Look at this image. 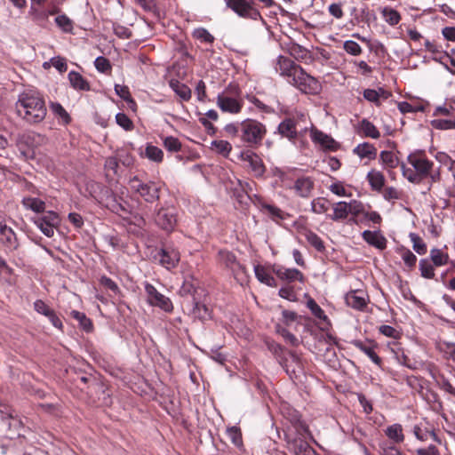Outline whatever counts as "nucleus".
I'll return each instance as SVG.
<instances>
[{
  "label": "nucleus",
  "mask_w": 455,
  "mask_h": 455,
  "mask_svg": "<svg viewBox=\"0 0 455 455\" xmlns=\"http://www.w3.org/2000/svg\"><path fill=\"white\" fill-rule=\"evenodd\" d=\"M14 108L17 116L29 124L43 122L47 114L44 97L34 90H26L20 93Z\"/></svg>",
  "instance_id": "nucleus-1"
},
{
  "label": "nucleus",
  "mask_w": 455,
  "mask_h": 455,
  "mask_svg": "<svg viewBox=\"0 0 455 455\" xmlns=\"http://www.w3.org/2000/svg\"><path fill=\"white\" fill-rule=\"evenodd\" d=\"M407 161L412 168L402 164V173L409 182L413 184H420L423 180L427 178L434 167V163L426 156L423 151L411 153L407 156Z\"/></svg>",
  "instance_id": "nucleus-2"
},
{
  "label": "nucleus",
  "mask_w": 455,
  "mask_h": 455,
  "mask_svg": "<svg viewBox=\"0 0 455 455\" xmlns=\"http://www.w3.org/2000/svg\"><path fill=\"white\" fill-rule=\"evenodd\" d=\"M267 130L259 121L247 119L241 123V139L249 145H257L261 142Z\"/></svg>",
  "instance_id": "nucleus-3"
},
{
  "label": "nucleus",
  "mask_w": 455,
  "mask_h": 455,
  "mask_svg": "<svg viewBox=\"0 0 455 455\" xmlns=\"http://www.w3.org/2000/svg\"><path fill=\"white\" fill-rule=\"evenodd\" d=\"M130 187L132 191L138 193L146 202L154 203L159 199L160 187L155 182H142L139 178L130 180Z\"/></svg>",
  "instance_id": "nucleus-4"
},
{
  "label": "nucleus",
  "mask_w": 455,
  "mask_h": 455,
  "mask_svg": "<svg viewBox=\"0 0 455 455\" xmlns=\"http://www.w3.org/2000/svg\"><path fill=\"white\" fill-rule=\"evenodd\" d=\"M288 82L304 93H316L320 89L318 81L307 74L302 68L297 69V74Z\"/></svg>",
  "instance_id": "nucleus-5"
},
{
  "label": "nucleus",
  "mask_w": 455,
  "mask_h": 455,
  "mask_svg": "<svg viewBox=\"0 0 455 455\" xmlns=\"http://www.w3.org/2000/svg\"><path fill=\"white\" fill-rule=\"evenodd\" d=\"M227 6L237 15L246 19L257 20L260 14L254 7L253 0H224Z\"/></svg>",
  "instance_id": "nucleus-6"
},
{
  "label": "nucleus",
  "mask_w": 455,
  "mask_h": 455,
  "mask_svg": "<svg viewBox=\"0 0 455 455\" xmlns=\"http://www.w3.org/2000/svg\"><path fill=\"white\" fill-rule=\"evenodd\" d=\"M155 222L164 231H172L177 223L176 210L173 207L160 208L155 216Z\"/></svg>",
  "instance_id": "nucleus-7"
},
{
  "label": "nucleus",
  "mask_w": 455,
  "mask_h": 455,
  "mask_svg": "<svg viewBox=\"0 0 455 455\" xmlns=\"http://www.w3.org/2000/svg\"><path fill=\"white\" fill-rule=\"evenodd\" d=\"M145 291L148 296V301L151 306L158 307L165 312H171L173 309L171 299L160 293L154 285L147 283Z\"/></svg>",
  "instance_id": "nucleus-8"
},
{
  "label": "nucleus",
  "mask_w": 455,
  "mask_h": 455,
  "mask_svg": "<svg viewBox=\"0 0 455 455\" xmlns=\"http://www.w3.org/2000/svg\"><path fill=\"white\" fill-rule=\"evenodd\" d=\"M156 260L167 269L174 268L180 259L178 250L172 246H164L154 256Z\"/></svg>",
  "instance_id": "nucleus-9"
},
{
  "label": "nucleus",
  "mask_w": 455,
  "mask_h": 455,
  "mask_svg": "<svg viewBox=\"0 0 455 455\" xmlns=\"http://www.w3.org/2000/svg\"><path fill=\"white\" fill-rule=\"evenodd\" d=\"M307 129V127L301 128L299 125V122L294 117L285 118L283 122L279 124L277 128L278 132L283 137L287 138L289 140H296L299 131L306 132Z\"/></svg>",
  "instance_id": "nucleus-10"
},
{
  "label": "nucleus",
  "mask_w": 455,
  "mask_h": 455,
  "mask_svg": "<svg viewBox=\"0 0 455 455\" xmlns=\"http://www.w3.org/2000/svg\"><path fill=\"white\" fill-rule=\"evenodd\" d=\"M0 243L10 250H15L19 246L16 234L2 216H0Z\"/></svg>",
  "instance_id": "nucleus-11"
},
{
  "label": "nucleus",
  "mask_w": 455,
  "mask_h": 455,
  "mask_svg": "<svg viewBox=\"0 0 455 455\" xmlns=\"http://www.w3.org/2000/svg\"><path fill=\"white\" fill-rule=\"evenodd\" d=\"M300 67L294 63V61L284 56H279L275 69L281 76H286L288 80H291L294 75L297 74V69H299Z\"/></svg>",
  "instance_id": "nucleus-12"
},
{
  "label": "nucleus",
  "mask_w": 455,
  "mask_h": 455,
  "mask_svg": "<svg viewBox=\"0 0 455 455\" xmlns=\"http://www.w3.org/2000/svg\"><path fill=\"white\" fill-rule=\"evenodd\" d=\"M311 138L314 142L318 143L324 149L336 151L338 149V143L329 135L317 130H312Z\"/></svg>",
  "instance_id": "nucleus-13"
},
{
  "label": "nucleus",
  "mask_w": 455,
  "mask_h": 455,
  "mask_svg": "<svg viewBox=\"0 0 455 455\" xmlns=\"http://www.w3.org/2000/svg\"><path fill=\"white\" fill-rule=\"evenodd\" d=\"M217 105L223 112L236 114L241 111L242 105L234 98L219 95L217 98Z\"/></svg>",
  "instance_id": "nucleus-14"
},
{
  "label": "nucleus",
  "mask_w": 455,
  "mask_h": 455,
  "mask_svg": "<svg viewBox=\"0 0 455 455\" xmlns=\"http://www.w3.org/2000/svg\"><path fill=\"white\" fill-rule=\"evenodd\" d=\"M275 275L282 280H285L288 282L299 281L301 283L304 282L303 274L296 269V268H287L284 267H278L275 269Z\"/></svg>",
  "instance_id": "nucleus-15"
},
{
  "label": "nucleus",
  "mask_w": 455,
  "mask_h": 455,
  "mask_svg": "<svg viewBox=\"0 0 455 455\" xmlns=\"http://www.w3.org/2000/svg\"><path fill=\"white\" fill-rule=\"evenodd\" d=\"M298 196L301 197H308L314 188V181L309 177L299 178L293 186Z\"/></svg>",
  "instance_id": "nucleus-16"
},
{
  "label": "nucleus",
  "mask_w": 455,
  "mask_h": 455,
  "mask_svg": "<svg viewBox=\"0 0 455 455\" xmlns=\"http://www.w3.org/2000/svg\"><path fill=\"white\" fill-rule=\"evenodd\" d=\"M358 291H351L345 296L346 304L356 310H363L367 306V300L363 295H359Z\"/></svg>",
  "instance_id": "nucleus-17"
},
{
  "label": "nucleus",
  "mask_w": 455,
  "mask_h": 455,
  "mask_svg": "<svg viewBox=\"0 0 455 455\" xmlns=\"http://www.w3.org/2000/svg\"><path fill=\"white\" fill-rule=\"evenodd\" d=\"M362 235L364 241L379 250H383L387 246V239L379 232L365 230Z\"/></svg>",
  "instance_id": "nucleus-18"
},
{
  "label": "nucleus",
  "mask_w": 455,
  "mask_h": 455,
  "mask_svg": "<svg viewBox=\"0 0 455 455\" xmlns=\"http://www.w3.org/2000/svg\"><path fill=\"white\" fill-rule=\"evenodd\" d=\"M243 159L248 162L251 172L256 177H261L265 172V166L261 158L254 153L245 154Z\"/></svg>",
  "instance_id": "nucleus-19"
},
{
  "label": "nucleus",
  "mask_w": 455,
  "mask_h": 455,
  "mask_svg": "<svg viewBox=\"0 0 455 455\" xmlns=\"http://www.w3.org/2000/svg\"><path fill=\"white\" fill-rule=\"evenodd\" d=\"M291 449L296 455H318L316 451L301 438L294 439L289 443Z\"/></svg>",
  "instance_id": "nucleus-20"
},
{
  "label": "nucleus",
  "mask_w": 455,
  "mask_h": 455,
  "mask_svg": "<svg viewBox=\"0 0 455 455\" xmlns=\"http://www.w3.org/2000/svg\"><path fill=\"white\" fill-rule=\"evenodd\" d=\"M372 190L380 192L385 185V176L379 171L371 170L366 177Z\"/></svg>",
  "instance_id": "nucleus-21"
},
{
  "label": "nucleus",
  "mask_w": 455,
  "mask_h": 455,
  "mask_svg": "<svg viewBox=\"0 0 455 455\" xmlns=\"http://www.w3.org/2000/svg\"><path fill=\"white\" fill-rule=\"evenodd\" d=\"M353 152L360 158H368L369 160H373L377 156V148L368 142L358 144Z\"/></svg>",
  "instance_id": "nucleus-22"
},
{
  "label": "nucleus",
  "mask_w": 455,
  "mask_h": 455,
  "mask_svg": "<svg viewBox=\"0 0 455 455\" xmlns=\"http://www.w3.org/2000/svg\"><path fill=\"white\" fill-rule=\"evenodd\" d=\"M436 349L444 359L455 362V342L440 340L436 343Z\"/></svg>",
  "instance_id": "nucleus-23"
},
{
  "label": "nucleus",
  "mask_w": 455,
  "mask_h": 455,
  "mask_svg": "<svg viewBox=\"0 0 455 455\" xmlns=\"http://www.w3.org/2000/svg\"><path fill=\"white\" fill-rule=\"evenodd\" d=\"M254 272L257 279L270 287L276 286V282L275 278L268 273V271L260 265H257L254 267Z\"/></svg>",
  "instance_id": "nucleus-24"
},
{
  "label": "nucleus",
  "mask_w": 455,
  "mask_h": 455,
  "mask_svg": "<svg viewBox=\"0 0 455 455\" xmlns=\"http://www.w3.org/2000/svg\"><path fill=\"white\" fill-rule=\"evenodd\" d=\"M386 435L392 440L395 443H403L404 435L403 433V427L400 424H393L388 426L385 430Z\"/></svg>",
  "instance_id": "nucleus-25"
},
{
  "label": "nucleus",
  "mask_w": 455,
  "mask_h": 455,
  "mask_svg": "<svg viewBox=\"0 0 455 455\" xmlns=\"http://www.w3.org/2000/svg\"><path fill=\"white\" fill-rule=\"evenodd\" d=\"M68 79L71 86L76 90L89 91V83L77 72L71 71L68 74Z\"/></svg>",
  "instance_id": "nucleus-26"
},
{
  "label": "nucleus",
  "mask_w": 455,
  "mask_h": 455,
  "mask_svg": "<svg viewBox=\"0 0 455 455\" xmlns=\"http://www.w3.org/2000/svg\"><path fill=\"white\" fill-rule=\"evenodd\" d=\"M22 204L26 209L31 210L37 213L44 212L45 209V203L36 197H24L22 199Z\"/></svg>",
  "instance_id": "nucleus-27"
},
{
  "label": "nucleus",
  "mask_w": 455,
  "mask_h": 455,
  "mask_svg": "<svg viewBox=\"0 0 455 455\" xmlns=\"http://www.w3.org/2000/svg\"><path fill=\"white\" fill-rule=\"evenodd\" d=\"M50 108L52 112L57 116L63 124H68L71 122V117L66 109L59 102H51Z\"/></svg>",
  "instance_id": "nucleus-28"
},
{
  "label": "nucleus",
  "mask_w": 455,
  "mask_h": 455,
  "mask_svg": "<svg viewBox=\"0 0 455 455\" xmlns=\"http://www.w3.org/2000/svg\"><path fill=\"white\" fill-rule=\"evenodd\" d=\"M360 130L365 137L379 139L380 132L377 127L367 119H363L360 123Z\"/></svg>",
  "instance_id": "nucleus-29"
},
{
  "label": "nucleus",
  "mask_w": 455,
  "mask_h": 455,
  "mask_svg": "<svg viewBox=\"0 0 455 455\" xmlns=\"http://www.w3.org/2000/svg\"><path fill=\"white\" fill-rule=\"evenodd\" d=\"M31 140V136L23 134L17 138L16 145L20 152L26 157L33 156L34 153L28 146V142Z\"/></svg>",
  "instance_id": "nucleus-30"
},
{
  "label": "nucleus",
  "mask_w": 455,
  "mask_h": 455,
  "mask_svg": "<svg viewBox=\"0 0 455 455\" xmlns=\"http://www.w3.org/2000/svg\"><path fill=\"white\" fill-rule=\"evenodd\" d=\"M170 86L183 100H188L190 99L191 91L186 84L177 80H171Z\"/></svg>",
  "instance_id": "nucleus-31"
},
{
  "label": "nucleus",
  "mask_w": 455,
  "mask_h": 455,
  "mask_svg": "<svg viewBox=\"0 0 455 455\" xmlns=\"http://www.w3.org/2000/svg\"><path fill=\"white\" fill-rule=\"evenodd\" d=\"M381 14L386 22L388 23L390 26H395L401 20L400 13L391 7L382 8Z\"/></svg>",
  "instance_id": "nucleus-32"
},
{
  "label": "nucleus",
  "mask_w": 455,
  "mask_h": 455,
  "mask_svg": "<svg viewBox=\"0 0 455 455\" xmlns=\"http://www.w3.org/2000/svg\"><path fill=\"white\" fill-rule=\"evenodd\" d=\"M430 259L435 267H442L448 263L449 255L440 249L433 248L430 251Z\"/></svg>",
  "instance_id": "nucleus-33"
},
{
  "label": "nucleus",
  "mask_w": 455,
  "mask_h": 455,
  "mask_svg": "<svg viewBox=\"0 0 455 455\" xmlns=\"http://www.w3.org/2000/svg\"><path fill=\"white\" fill-rule=\"evenodd\" d=\"M348 216V210L347 202H339L333 206V214L330 218L334 220H342L347 219Z\"/></svg>",
  "instance_id": "nucleus-34"
},
{
  "label": "nucleus",
  "mask_w": 455,
  "mask_h": 455,
  "mask_svg": "<svg viewBox=\"0 0 455 455\" xmlns=\"http://www.w3.org/2000/svg\"><path fill=\"white\" fill-rule=\"evenodd\" d=\"M71 315L73 318H75L76 321H78L80 327L86 332H91L93 329V324L84 313L73 310L71 312Z\"/></svg>",
  "instance_id": "nucleus-35"
},
{
  "label": "nucleus",
  "mask_w": 455,
  "mask_h": 455,
  "mask_svg": "<svg viewBox=\"0 0 455 455\" xmlns=\"http://www.w3.org/2000/svg\"><path fill=\"white\" fill-rule=\"evenodd\" d=\"M379 159L382 164L388 169H395L399 164L397 157L391 151H381Z\"/></svg>",
  "instance_id": "nucleus-36"
},
{
  "label": "nucleus",
  "mask_w": 455,
  "mask_h": 455,
  "mask_svg": "<svg viewBox=\"0 0 455 455\" xmlns=\"http://www.w3.org/2000/svg\"><path fill=\"white\" fill-rule=\"evenodd\" d=\"M304 236L307 243L315 249H316L318 251H322L324 250L323 240L315 232L311 230H306L304 233Z\"/></svg>",
  "instance_id": "nucleus-37"
},
{
  "label": "nucleus",
  "mask_w": 455,
  "mask_h": 455,
  "mask_svg": "<svg viewBox=\"0 0 455 455\" xmlns=\"http://www.w3.org/2000/svg\"><path fill=\"white\" fill-rule=\"evenodd\" d=\"M145 156L153 162L161 163L164 158V152L156 146L148 145L145 149Z\"/></svg>",
  "instance_id": "nucleus-38"
},
{
  "label": "nucleus",
  "mask_w": 455,
  "mask_h": 455,
  "mask_svg": "<svg viewBox=\"0 0 455 455\" xmlns=\"http://www.w3.org/2000/svg\"><path fill=\"white\" fill-rule=\"evenodd\" d=\"M355 346L363 352L365 355L369 356V358L377 365H380L381 359L380 357L374 352L371 347H368L364 345L362 341H355Z\"/></svg>",
  "instance_id": "nucleus-39"
},
{
  "label": "nucleus",
  "mask_w": 455,
  "mask_h": 455,
  "mask_svg": "<svg viewBox=\"0 0 455 455\" xmlns=\"http://www.w3.org/2000/svg\"><path fill=\"white\" fill-rule=\"evenodd\" d=\"M409 237L412 243L413 250L419 255L427 253V244L424 243L422 238L415 233H411Z\"/></svg>",
  "instance_id": "nucleus-40"
},
{
  "label": "nucleus",
  "mask_w": 455,
  "mask_h": 455,
  "mask_svg": "<svg viewBox=\"0 0 455 455\" xmlns=\"http://www.w3.org/2000/svg\"><path fill=\"white\" fill-rule=\"evenodd\" d=\"M136 3L145 11L159 18L160 11L155 0H135Z\"/></svg>",
  "instance_id": "nucleus-41"
},
{
  "label": "nucleus",
  "mask_w": 455,
  "mask_h": 455,
  "mask_svg": "<svg viewBox=\"0 0 455 455\" xmlns=\"http://www.w3.org/2000/svg\"><path fill=\"white\" fill-rule=\"evenodd\" d=\"M419 267L420 270L421 276L427 279H432L435 276V269L433 265L427 259H422L419 260Z\"/></svg>",
  "instance_id": "nucleus-42"
},
{
  "label": "nucleus",
  "mask_w": 455,
  "mask_h": 455,
  "mask_svg": "<svg viewBox=\"0 0 455 455\" xmlns=\"http://www.w3.org/2000/svg\"><path fill=\"white\" fill-rule=\"evenodd\" d=\"M307 307L309 308L311 313L318 319L323 320L324 322L328 321L327 315L324 314L323 310L320 307V306L315 301L314 299L309 298L307 301Z\"/></svg>",
  "instance_id": "nucleus-43"
},
{
  "label": "nucleus",
  "mask_w": 455,
  "mask_h": 455,
  "mask_svg": "<svg viewBox=\"0 0 455 455\" xmlns=\"http://www.w3.org/2000/svg\"><path fill=\"white\" fill-rule=\"evenodd\" d=\"M311 208L312 211L316 214L324 213L329 209V202L323 197L315 198L311 203Z\"/></svg>",
  "instance_id": "nucleus-44"
},
{
  "label": "nucleus",
  "mask_w": 455,
  "mask_h": 455,
  "mask_svg": "<svg viewBox=\"0 0 455 455\" xmlns=\"http://www.w3.org/2000/svg\"><path fill=\"white\" fill-rule=\"evenodd\" d=\"M212 148L215 149L219 154L228 156L232 150V146L226 140H214L212 142Z\"/></svg>",
  "instance_id": "nucleus-45"
},
{
  "label": "nucleus",
  "mask_w": 455,
  "mask_h": 455,
  "mask_svg": "<svg viewBox=\"0 0 455 455\" xmlns=\"http://www.w3.org/2000/svg\"><path fill=\"white\" fill-rule=\"evenodd\" d=\"M193 36L203 43L212 44L214 42V36L204 28L195 29L193 31Z\"/></svg>",
  "instance_id": "nucleus-46"
},
{
  "label": "nucleus",
  "mask_w": 455,
  "mask_h": 455,
  "mask_svg": "<svg viewBox=\"0 0 455 455\" xmlns=\"http://www.w3.org/2000/svg\"><path fill=\"white\" fill-rule=\"evenodd\" d=\"M192 314L195 317L200 320H206L210 317V311L208 307L199 302H195Z\"/></svg>",
  "instance_id": "nucleus-47"
},
{
  "label": "nucleus",
  "mask_w": 455,
  "mask_h": 455,
  "mask_svg": "<svg viewBox=\"0 0 455 455\" xmlns=\"http://www.w3.org/2000/svg\"><path fill=\"white\" fill-rule=\"evenodd\" d=\"M55 22L59 28L64 32H71L73 29L72 20L65 14L59 15L55 18Z\"/></svg>",
  "instance_id": "nucleus-48"
},
{
  "label": "nucleus",
  "mask_w": 455,
  "mask_h": 455,
  "mask_svg": "<svg viewBox=\"0 0 455 455\" xmlns=\"http://www.w3.org/2000/svg\"><path fill=\"white\" fill-rule=\"evenodd\" d=\"M228 438L235 445L241 446L243 443L242 434L238 427H232L227 429Z\"/></svg>",
  "instance_id": "nucleus-49"
},
{
  "label": "nucleus",
  "mask_w": 455,
  "mask_h": 455,
  "mask_svg": "<svg viewBox=\"0 0 455 455\" xmlns=\"http://www.w3.org/2000/svg\"><path fill=\"white\" fill-rule=\"evenodd\" d=\"M220 261L228 267L234 268L235 266H238L235 256L229 251L220 252Z\"/></svg>",
  "instance_id": "nucleus-50"
},
{
  "label": "nucleus",
  "mask_w": 455,
  "mask_h": 455,
  "mask_svg": "<svg viewBox=\"0 0 455 455\" xmlns=\"http://www.w3.org/2000/svg\"><path fill=\"white\" fill-rule=\"evenodd\" d=\"M34 223L41 230V232L47 237H52L54 235L55 228L52 227L50 224L46 223L44 220L39 218H36L34 220Z\"/></svg>",
  "instance_id": "nucleus-51"
},
{
  "label": "nucleus",
  "mask_w": 455,
  "mask_h": 455,
  "mask_svg": "<svg viewBox=\"0 0 455 455\" xmlns=\"http://www.w3.org/2000/svg\"><path fill=\"white\" fill-rule=\"evenodd\" d=\"M164 148L171 152H179L181 149V143L177 138L168 136L164 140Z\"/></svg>",
  "instance_id": "nucleus-52"
},
{
  "label": "nucleus",
  "mask_w": 455,
  "mask_h": 455,
  "mask_svg": "<svg viewBox=\"0 0 455 455\" xmlns=\"http://www.w3.org/2000/svg\"><path fill=\"white\" fill-rule=\"evenodd\" d=\"M344 50L352 56H358L362 53V47L353 40H347L343 44Z\"/></svg>",
  "instance_id": "nucleus-53"
},
{
  "label": "nucleus",
  "mask_w": 455,
  "mask_h": 455,
  "mask_svg": "<svg viewBox=\"0 0 455 455\" xmlns=\"http://www.w3.org/2000/svg\"><path fill=\"white\" fill-rule=\"evenodd\" d=\"M116 124L125 131H131L133 128L132 120L124 113L116 114Z\"/></svg>",
  "instance_id": "nucleus-54"
},
{
  "label": "nucleus",
  "mask_w": 455,
  "mask_h": 455,
  "mask_svg": "<svg viewBox=\"0 0 455 455\" xmlns=\"http://www.w3.org/2000/svg\"><path fill=\"white\" fill-rule=\"evenodd\" d=\"M94 66L99 72L106 73L111 70V64L109 60L102 56L96 58Z\"/></svg>",
  "instance_id": "nucleus-55"
},
{
  "label": "nucleus",
  "mask_w": 455,
  "mask_h": 455,
  "mask_svg": "<svg viewBox=\"0 0 455 455\" xmlns=\"http://www.w3.org/2000/svg\"><path fill=\"white\" fill-rule=\"evenodd\" d=\"M262 209L266 211V212L272 217L273 220L275 219H284L283 212L276 206L272 204H265L262 205Z\"/></svg>",
  "instance_id": "nucleus-56"
},
{
  "label": "nucleus",
  "mask_w": 455,
  "mask_h": 455,
  "mask_svg": "<svg viewBox=\"0 0 455 455\" xmlns=\"http://www.w3.org/2000/svg\"><path fill=\"white\" fill-rule=\"evenodd\" d=\"M115 92L123 100L134 104V101L131 98L129 88L127 86L121 85V84H116Z\"/></svg>",
  "instance_id": "nucleus-57"
},
{
  "label": "nucleus",
  "mask_w": 455,
  "mask_h": 455,
  "mask_svg": "<svg viewBox=\"0 0 455 455\" xmlns=\"http://www.w3.org/2000/svg\"><path fill=\"white\" fill-rule=\"evenodd\" d=\"M402 259L410 268L415 267L417 257L410 250L404 249L402 251Z\"/></svg>",
  "instance_id": "nucleus-58"
},
{
  "label": "nucleus",
  "mask_w": 455,
  "mask_h": 455,
  "mask_svg": "<svg viewBox=\"0 0 455 455\" xmlns=\"http://www.w3.org/2000/svg\"><path fill=\"white\" fill-rule=\"evenodd\" d=\"M363 98L370 102H373L376 105H380V93L377 90L365 89L363 91Z\"/></svg>",
  "instance_id": "nucleus-59"
},
{
  "label": "nucleus",
  "mask_w": 455,
  "mask_h": 455,
  "mask_svg": "<svg viewBox=\"0 0 455 455\" xmlns=\"http://www.w3.org/2000/svg\"><path fill=\"white\" fill-rule=\"evenodd\" d=\"M278 293H279L280 297H282L283 299H288L290 301H295L297 299L295 291L293 290V287H291V286L282 287L279 290Z\"/></svg>",
  "instance_id": "nucleus-60"
},
{
  "label": "nucleus",
  "mask_w": 455,
  "mask_h": 455,
  "mask_svg": "<svg viewBox=\"0 0 455 455\" xmlns=\"http://www.w3.org/2000/svg\"><path fill=\"white\" fill-rule=\"evenodd\" d=\"M34 309L41 315L47 316L51 312L52 308L47 306L43 300L37 299L34 302Z\"/></svg>",
  "instance_id": "nucleus-61"
},
{
  "label": "nucleus",
  "mask_w": 455,
  "mask_h": 455,
  "mask_svg": "<svg viewBox=\"0 0 455 455\" xmlns=\"http://www.w3.org/2000/svg\"><path fill=\"white\" fill-rule=\"evenodd\" d=\"M435 127L438 129L448 130L455 129V117L435 121Z\"/></svg>",
  "instance_id": "nucleus-62"
},
{
  "label": "nucleus",
  "mask_w": 455,
  "mask_h": 455,
  "mask_svg": "<svg viewBox=\"0 0 455 455\" xmlns=\"http://www.w3.org/2000/svg\"><path fill=\"white\" fill-rule=\"evenodd\" d=\"M38 218L44 220L46 223L50 224L54 228H56L60 222L58 214L53 212H48L44 216Z\"/></svg>",
  "instance_id": "nucleus-63"
},
{
  "label": "nucleus",
  "mask_w": 455,
  "mask_h": 455,
  "mask_svg": "<svg viewBox=\"0 0 455 455\" xmlns=\"http://www.w3.org/2000/svg\"><path fill=\"white\" fill-rule=\"evenodd\" d=\"M417 455H440L436 446L431 444L427 448H419L416 450Z\"/></svg>",
  "instance_id": "nucleus-64"
}]
</instances>
